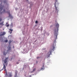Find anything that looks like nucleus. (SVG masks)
<instances>
[{"mask_svg": "<svg viewBox=\"0 0 77 77\" xmlns=\"http://www.w3.org/2000/svg\"><path fill=\"white\" fill-rule=\"evenodd\" d=\"M56 42V40H55L52 46L51 47V49L50 50V51L47 53V56L48 57H49L50 55L51 54L52 50H54V49L55 48L54 47H55V46L56 45L55 43Z\"/></svg>", "mask_w": 77, "mask_h": 77, "instance_id": "f257e3e1", "label": "nucleus"}, {"mask_svg": "<svg viewBox=\"0 0 77 77\" xmlns=\"http://www.w3.org/2000/svg\"><path fill=\"white\" fill-rule=\"evenodd\" d=\"M56 27L57 28V29H55L54 30V35H55L56 37L57 38L58 35V28L59 27V24L58 23H57L56 24Z\"/></svg>", "mask_w": 77, "mask_h": 77, "instance_id": "f03ea898", "label": "nucleus"}, {"mask_svg": "<svg viewBox=\"0 0 77 77\" xmlns=\"http://www.w3.org/2000/svg\"><path fill=\"white\" fill-rule=\"evenodd\" d=\"M55 1H56V2L54 4V6L55 8V10L56 11H57V7L59 5V3L57 1V0H55Z\"/></svg>", "mask_w": 77, "mask_h": 77, "instance_id": "7ed1b4c3", "label": "nucleus"}, {"mask_svg": "<svg viewBox=\"0 0 77 77\" xmlns=\"http://www.w3.org/2000/svg\"><path fill=\"white\" fill-rule=\"evenodd\" d=\"M5 12H7V13H8L9 14V17H11V15L10 14V11H8L6 12L5 9H4L3 10V11L1 13H4Z\"/></svg>", "mask_w": 77, "mask_h": 77, "instance_id": "20e7f679", "label": "nucleus"}, {"mask_svg": "<svg viewBox=\"0 0 77 77\" xmlns=\"http://www.w3.org/2000/svg\"><path fill=\"white\" fill-rule=\"evenodd\" d=\"M12 76V74L11 73H10L9 75L7 74V72H6V75L5 76V77H11Z\"/></svg>", "mask_w": 77, "mask_h": 77, "instance_id": "39448f33", "label": "nucleus"}, {"mask_svg": "<svg viewBox=\"0 0 77 77\" xmlns=\"http://www.w3.org/2000/svg\"><path fill=\"white\" fill-rule=\"evenodd\" d=\"M6 33L5 32H2L0 33V38L2 36H3L4 35H5Z\"/></svg>", "mask_w": 77, "mask_h": 77, "instance_id": "423d86ee", "label": "nucleus"}, {"mask_svg": "<svg viewBox=\"0 0 77 77\" xmlns=\"http://www.w3.org/2000/svg\"><path fill=\"white\" fill-rule=\"evenodd\" d=\"M4 8V6L2 5V3L0 5V10L1 11Z\"/></svg>", "mask_w": 77, "mask_h": 77, "instance_id": "0eeeda50", "label": "nucleus"}, {"mask_svg": "<svg viewBox=\"0 0 77 77\" xmlns=\"http://www.w3.org/2000/svg\"><path fill=\"white\" fill-rule=\"evenodd\" d=\"M11 46H9V47H8V51H12V50H11V47H10Z\"/></svg>", "mask_w": 77, "mask_h": 77, "instance_id": "6e6552de", "label": "nucleus"}, {"mask_svg": "<svg viewBox=\"0 0 77 77\" xmlns=\"http://www.w3.org/2000/svg\"><path fill=\"white\" fill-rule=\"evenodd\" d=\"M2 20V18H0V22ZM3 23L4 22H1V23H0V25H3Z\"/></svg>", "mask_w": 77, "mask_h": 77, "instance_id": "1a4fd4ad", "label": "nucleus"}, {"mask_svg": "<svg viewBox=\"0 0 77 77\" xmlns=\"http://www.w3.org/2000/svg\"><path fill=\"white\" fill-rule=\"evenodd\" d=\"M8 59V57H6L5 59V60L4 61V63L5 64L6 63Z\"/></svg>", "mask_w": 77, "mask_h": 77, "instance_id": "9d476101", "label": "nucleus"}, {"mask_svg": "<svg viewBox=\"0 0 77 77\" xmlns=\"http://www.w3.org/2000/svg\"><path fill=\"white\" fill-rule=\"evenodd\" d=\"M3 65H4V66H3V69H5V70L6 71V66H5V65L4 64H3Z\"/></svg>", "mask_w": 77, "mask_h": 77, "instance_id": "9b49d317", "label": "nucleus"}, {"mask_svg": "<svg viewBox=\"0 0 77 77\" xmlns=\"http://www.w3.org/2000/svg\"><path fill=\"white\" fill-rule=\"evenodd\" d=\"M18 73V72L17 70H16L15 71V75H17V73Z\"/></svg>", "mask_w": 77, "mask_h": 77, "instance_id": "f8f14e48", "label": "nucleus"}, {"mask_svg": "<svg viewBox=\"0 0 77 77\" xmlns=\"http://www.w3.org/2000/svg\"><path fill=\"white\" fill-rule=\"evenodd\" d=\"M45 69V68L44 67H42L41 69V70H44Z\"/></svg>", "mask_w": 77, "mask_h": 77, "instance_id": "ddd939ff", "label": "nucleus"}, {"mask_svg": "<svg viewBox=\"0 0 77 77\" xmlns=\"http://www.w3.org/2000/svg\"><path fill=\"white\" fill-rule=\"evenodd\" d=\"M9 30H10V31H11V32H10V34L11 33H12V31H13V29H10Z\"/></svg>", "mask_w": 77, "mask_h": 77, "instance_id": "4468645a", "label": "nucleus"}, {"mask_svg": "<svg viewBox=\"0 0 77 77\" xmlns=\"http://www.w3.org/2000/svg\"><path fill=\"white\" fill-rule=\"evenodd\" d=\"M36 70V69L35 68L34 69H33V70H32V72H35Z\"/></svg>", "mask_w": 77, "mask_h": 77, "instance_id": "2eb2a0df", "label": "nucleus"}, {"mask_svg": "<svg viewBox=\"0 0 77 77\" xmlns=\"http://www.w3.org/2000/svg\"><path fill=\"white\" fill-rule=\"evenodd\" d=\"M3 54L5 56L7 54V53L4 52Z\"/></svg>", "mask_w": 77, "mask_h": 77, "instance_id": "dca6fc26", "label": "nucleus"}, {"mask_svg": "<svg viewBox=\"0 0 77 77\" xmlns=\"http://www.w3.org/2000/svg\"><path fill=\"white\" fill-rule=\"evenodd\" d=\"M4 4L5 3H7V0H5V1H4Z\"/></svg>", "mask_w": 77, "mask_h": 77, "instance_id": "f3484780", "label": "nucleus"}, {"mask_svg": "<svg viewBox=\"0 0 77 77\" xmlns=\"http://www.w3.org/2000/svg\"><path fill=\"white\" fill-rule=\"evenodd\" d=\"M5 42H8V40H6L5 41Z\"/></svg>", "mask_w": 77, "mask_h": 77, "instance_id": "a211bd4d", "label": "nucleus"}, {"mask_svg": "<svg viewBox=\"0 0 77 77\" xmlns=\"http://www.w3.org/2000/svg\"><path fill=\"white\" fill-rule=\"evenodd\" d=\"M45 65V64H44V63H43V65H42V67H44Z\"/></svg>", "mask_w": 77, "mask_h": 77, "instance_id": "6ab92c4d", "label": "nucleus"}, {"mask_svg": "<svg viewBox=\"0 0 77 77\" xmlns=\"http://www.w3.org/2000/svg\"><path fill=\"white\" fill-rule=\"evenodd\" d=\"M14 77H18L17 76V75H15Z\"/></svg>", "mask_w": 77, "mask_h": 77, "instance_id": "aec40b11", "label": "nucleus"}, {"mask_svg": "<svg viewBox=\"0 0 77 77\" xmlns=\"http://www.w3.org/2000/svg\"><path fill=\"white\" fill-rule=\"evenodd\" d=\"M38 23V21H35V23Z\"/></svg>", "mask_w": 77, "mask_h": 77, "instance_id": "412c9836", "label": "nucleus"}, {"mask_svg": "<svg viewBox=\"0 0 77 77\" xmlns=\"http://www.w3.org/2000/svg\"><path fill=\"white\" fill-rule=\"evenodd\" d=\"M11 40H10L9 41V44H10V43H11Z\"/></svg>", "mask_w": 77, "mask_h": 77, "instance_id": "4be33fe9", "label": "nucleus"}, {"mask_svg": "<svg viewBox=\"0 0 77 77\" xmlns=\"http://www.w3.org/2000/svg\"><path fill=\"white\" fill-rule=\"evenodd\" d=\"M39 58V57H37V59H38Z\"/></svg>", "mask_w": 77, "mask_h": 77, "instance_id": "5701e85b", "label": "nucleus"}, {"mask_svg": "<svg viewBox=\"0 0 77 77\" xmlns=\"http://www.w3.org/2000/svg\"><path fill=\"white\" fill-rule=\"evenodd\" d=\"M9 26V25L8 24V25H7V27H8Z\"/></svg>", "mask_w": 77, "mask_h": 77, "instance_id": "b1692460", "label": "nucleus"}, {"mask_svg": "<svg viewBox=\"0 0 77 77\" xmlns=\"http://www.w3.org/2000/svg\"><path fill=\"white\" fill-rule=\"evenodd\" d=\"M17 64H19V62H17Z\"/></svg>", "mask_w": 77, "mask_h": 77, "instance_id": "393cba45", "label": "nucleus"}, {"mask_svg": "<svg viewBox=\"0 0 77 77\" xmlns=\"http://www.w3.org/2000/svg\"><path fill=\"white\" fill-rule=\"evenodd\" d=\"M13 48H14V46H13Z\"/></svg>", "mask_w": 77, "mask_h": 77, "instance_id": "a878e982", "label": "nucleus"}, {"mask_svg": "<svg viewBox=\"0 0 77 77\" xmlns=\"http://www.w3.org/2000/svg\"><path fill=\"white\" fill-rule=\"evenodd\" d=\"M38 61H36V63H38Z\"/></svg>", "mask_w": 77, "mask_h": 77, "instance_id": "bb28decb", "label": "nucleus"}, {"mask_svg": "<svg viewBox=\"0 0 77 77\" xmlns=\"http://www.w3.org/2000/svg\"><path fill=\"white\" fill-rule=\"evenodd\" d=\"M7 65H8V63H6V66H7Z\"/></svg>", "mask_w": 77, "mask_h": 77, "instance_id": "cd10ccee", "label": "nucleus"}, {"mask_svg": "<svg viewBox=\"0 0 77 77\" xmlns=\"http://www.w3.org/2000/svg\"><path fill=\"white\" fill-rule=\"evenodd\" d=\"M30 76V77H31V75H30V76Z\"/></svg>", "mask_w": 77, "mask_h": 77, "instance_id": "c85d7f7f", "label": "nucleus"}, {"mask_svg": "<svg viewBox=\"0 0 77 77\" xmlns=\"http://www.w3.org/2000/svg\"><path fill=\"white\" fill-rule=\"evenodd\" d=\"M7 24H8V23H7Z\"/></svg>", "mask_w": 77, "mask_h": 77, "instance_id": "c756f323", "label": "nucleus"}]
</instances>
